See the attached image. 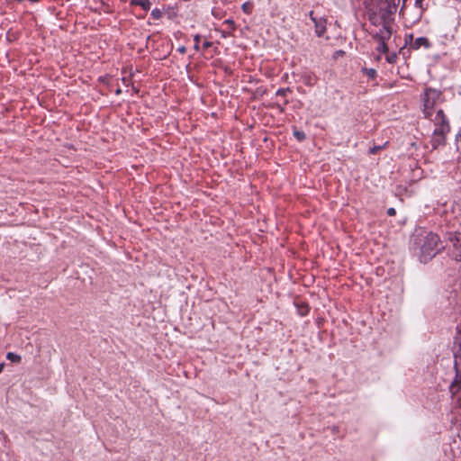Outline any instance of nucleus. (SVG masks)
Here are the masks:
<instances>
[{
	"instance_id": "obj_1",
	"label": "nucleus",
	"mask_w": 461,
	"mask_h": 461,
	"mask_svg": "<svg viewBox=\"0 0 461 461\" xmlns=\"http://www.w3.org/2000/svg\"><path fill=\"white\" fill-rule=\"evenodd\" d=\"M397 10L395 0H377L368 10L371 24L369 34L375 41H388L393 32V14Z\"/></svg>"
},
{
	"instance_id": "obj_2",
	"label": "nucleus",
	"mask_w": 461,
	"mask_h": 461,
	"mask_svg": "<svg viewBox=\"0 0 461 461\" xmlns=\"http://www.w3.org/2000/svg\"><path fill=\"white\" fill-rule=\"evenodd\" d=\"M439 242V237L430 231L424 230L416 235L414 244L420 250V262L426 263L438 253Z\"/></svg>"
},
{
	"instance_id": "obj_3",
	"label": "nucleus",
	"mask_w": 461,
	"mask_h": 461,
	"mask_svg": "<svg viewBox=\"0 0 461 461\" xmlns=\"http://www.w3.org/2000/svg\"><path fill=\"white\" fill-rule=\"evenodd\" d=\"M420 100L424 117L431 121V118H434L437 112L441 110L438 106L444 102V97L440 90L426 87L423 95L420 96Z\"/></svg>"
},
{
	"instance_id": "obj_4",
	"label": "nucleus",
	"mask_w": 461,
	"mask_h": 461,
	"mask_svg": "<svg viewBox=\"0 0 461 461\" xmlns=\"http://www.w3.org/2000/svg\"><path fill=\"white\" fill-rule=\"evenodd\" d=\"M431 122H433L435 125V129L431 137V145L434 149H436L439 145L444 144L445 136L447 132H449L450 126L443 110H438L434 118H431Z\"/></svg>"
},
{
	"instance_id": "obj_5",
	"label": "nucleus",
	"mask_w": 461,
	"mask_h": 461,
	"mask_svg": "<svg viewBox=\"0 0 461 461\" xmlns=\"http://www.w3.org/2000/svg\"><path fill=\"white\" fill-rule=\"evenodd\" d=\"M447 240L451 244V256L456 261H461V232H447Z\"/></svg>"
},
{
	"instance_id": "obj_6",
	"label": "nucleus",
	"mask_w": 461,
	"mask_h": 461,
	"mask_svg": "<svg viewBox=\"0 0 461 461\" xmlns=\"http://www.w3.org/2000/svg\"><path fill=\"white\" fill-rule=\"evenodd\" d=\"M455 345L457 347V349H456L454 353V367L456 369V374H457V370L459 371V369H461V330H457V333L455 338Z\"/></svg>"
},
{
	"instance_id": "obj_7",
	"label": "nucleus",
	"mask_w": 461,
	"mask_h": 461,
	"mask_svg": "<svg viewBox=\"0 0 461 461\" xmlns=\"http://www.w3.org/2000/svg\"><path fill=\"white\" fill-rule=\"evenodd\" d=\"M450 392L455 394L461 391V369L457 370L454 381L449 386ZM459 407L461 408V397L458 399Z\"/></svg>"
},
{
	"instance_id": "obj_8",
	"label": "nucleus",
	"mask_w": 461,
	"mask_h": 461,
	"mask_svg": "<svg viewBox=\"0 0 461 461\" xmlns=\"http://www.w3.org/2000/svg\"><path fill=\"white\" fill-rule=\"evenodd\" d=\"M310 17H311L312 21L314 23L315 32H316L317 36L321 37L325 32V30H326V25H325L326 21L322 20V19L318 20L317 18H315L313 16V12L312 11L310 13Z\"/></svg>"
},
{
	"instance_id": "obj_9",
	"label": "nucleus",
	"mask_w": 461,
	"mask_h": 461,
	"mask_svg": "<svg viewBox=\"0 0 461 461\" xmlns=\"http://www.w3.org/2000/svg\"><path fill=\"white\" fill-rule=\"evenodd\" d=\"M421 47H423L425 49H429L431 47V43L428 38L419 37L411 42V48L413 50H419Z\"/></svg>"
},
{
	"instance_id": "obj_10",
	"label": "nucleus",
	"mask_w": 461,
	"mask_h": 461,
	"mask_svg": "<svg viewBox=\"0 0 461 461\" xmlns=\"http://www.w3.org/2000/svg\"><path fill=\"white\" fill-rule=\"evenodd\" d=\"M294 305L297 309L298 314L302 317L306 316L310 312V307L307 303L296 301Z\"/></svg>"
},
{
	"instance_id": "obj_11",
	"label": "nucleus",
	"mask_w": 461,
	"mask_h": 461,
	"mask_svg": "<svg viewBox=\"0 0 461 461\" xmlns=\"http://www.w3.org/2000/svg\"><path fill=\"white\" fill-rule=\"evenodd\" d=\"M131 5L140 6L144 11H149L151 6L149 0H131Z\"/></svg>"
},
{
	"instance_id": "obj_12",
	"label": "nucleus",
	"mask_w": 461,
	"mask_h": 461,
	"mask_svg": "<svg viewBox=\"0 0 461 461\" xmlns=\"http://www.w3.org/2000/svg\"><path fill=\"white\" fill-rule=\"evenodd\" d=\"M378 42V46L376 47V50L380 53H387L389 51V48L386 44L387 41H376Z\"/></svg>"
},
{
	"instance_id": "obj_13",
	"label": "nucleus",
	"mask_w": 461,
	"mask_h": 461,
	"mask_svg": "<svg viewBox=\"0 0 461 461\" xmlns=\"http://www.w3.org/2000/svg\"><path fill=\"white\" fill-rule=\"evenodd\" d=\"M6 358L13 363H20L22 360L21 356L14 352H8L6 354Z\"/></svg>"
},
{
	"instance_id": "obj_14",
	"label": "nucleus",
	"mask_w": 461,
	"mask_h": 461,
	"mask_svg": "<svg viewBox=\"0 0 461 461\" xmlns=\"http://www.w3.org/2000/svg\"><path fill=\"white\" fill-rule=\"evenodd\" d=\"M362 71L370 78L374 79L376 77V70L374 68H362Z\"/></svg>"
},
{
	"instance_id": "obj_15",
	"label": "nucleus",
	"mask_w": 461,
	"mask_h": 461,
	"mask_svg": "<svg viewBox=\"0 0 461 461\" xmlns=\"http://www.w3.org/2000/svg\"><path fill=\"white\" fill-rule=\"evenodd\" d=\"M151 17L155 20H158L162 17L163 15V12L158 9V8H155L151 11V14H150Z\"/></svg>"
},
{
	"instance_id": "obj_16",
	"label": "nucleus",
	"mask_w": 461,
	"mask_h": 461,
	"mask_svg": "<svg viewBox=\"0 0 461 461\" xmlns=\"http://www.w3.org/2000/svg\"><path fill=\"white\" fill-rule=\"evenodd\" d=\"M241 9L245 14H251L252 11V4L249 2H246L241 5Z\"/></svg>"
},
{
	"instance_id": "obj_17",
	"label": "nucleus",
	"mask_w": 461,
	"mask_h": 461,
	"mask_svg": "<svg viewBox=\"0 0 461 461\" xmlns=\"http://www.w3.org/2000/svg\"><path fill=\"white\" fill-rule=\"evenodd\" d=\"M291 92L290 88L287 87V88H279L276 93V96H282V97H285L287 93Z\"/></svg>"
},
{
	"instance_id": "obj_18",
	"label": "nucleus",
	"mask_w": 461,
	"mask_h": 461,
	"mask_svg": "<svg viewBox=\"0 0 461 461\" xmlns=\"http://www.w3.org/2000/svg\"><path fill=\"white\" fill-rule=\"evenodd\" d=\"M294 137L298 140H303L305 139V133L303 131H295L294 132Z\"/></svg>"
},
{
	"instance_id": "obj_19",
	"label": "nucleus",
	"mask_w": 461,
	"mask_h": 461,
	"mask_svg": "<svg viewBox=\"0 0 461 461\" xmlns=\"http://www.w3.org/2000/svg\"><path fill=\"white\" fill-rule=\"evenodd\" d=\"M200 40H201V36L199 34H196L194 37V49L195 50H199V42H200Z\"/></svg>"
},
{
	"instance_id": "obj_20",
	"label": "nucleus",
	"mask_w": 461,
	"mask_h": 461,
	"mask_svg": "<svg viewBox=\"0 0 461 461\" xmlns=\"http://www.w3.org/2000/svg\"><path fill=\"white\" fill-rule=\"evenodd\" d=\"M397 59V56L395 53H393V54H390L386 57V60L389 62V63H394L395 60Z\"/></svg>"
},
{
	"instance_id": "obj_21",
	"label": "nucleus",
	"mask_w": 461,
	"mask_h": 461,
	"mask_svg": "<svg viewBox=\"0 0 461 461\" xmlns=\"http://www.w3.org/2000/svg\"><path fill=\"white\" fill-rule=\"evenodd\" d=\"M384 148V146H374L369 149L370 154H375L377 151L381 150Z\"/></svg>"
},
{
	"instance_id": "obj_22",
	"label": "nucleus",
	"mask_w": 461,
	"mask_h": 461,
	"mask_svg": "<svg viewBox=\"0 0 461 461\" xmlns=\"http://www.w3.org/2000/svg\"><path fill=\"white\" fill-rule=\"evenodd\" d=\"M288 104V100L285 99V100H284V104H276V107H277V109H279V110H280V112H284V110H285L284 105H285V104Z\"/></svg>"
},
{
	"instance_id": "obj_23",
	"label": "nucleus",
	"mask_w": 461,
	"mask_h": 461,
	"mask_svg": "<svg viewBox=\"0 0 461 461\" xmlns=\"http://www.w3.org/2000/svg\"><path fill=\"white\" fill-rule=\"evenodd\" d=\"M387 214L389 216H394L396 214V211L394 208L391 207L387 210Z\"/></svg>"
},
{
	"instance_id": "obj_24",
	"label": "nucleus",
	"mask_w": 461,
	"mask_h": 461,
	"mask_svg": "<svg viewBox=\"0 0 461 461\" xmlns=\"http://www.w3.org/2000/svg\"><path fill=\"white\" fill-rule=\"evenodd\" d=\"M177 51L181 54H185L186 52V48L185 46H180L178 47Z\"/></svg>"
},
{
	"instance_id": "obj_25",
	"label": "nucleus",
	"mask_w": 461,
	"mask_h": 461,
	"mask_svg": "<svg viewBox=\"0 0 461 461\" xmlns=\"http://www.w3.org/2000/svg\"><path fill=\"white\" fill-rule=\"evenodd\" d=\"M456 143H457V147L461 148V131L459 132V134L456 137Z\"/></svg>"
},
{
	"instance_id": "obj_26",
	"label": "nucleus",
	"mask_w": 461,
	"mask_h": 461,
	"mask_svg": "<svg viewBox=\"0 0 461 461\" xmlns=\"http://www.w3.org/2000/svg\"><path fill=\"white\" fill-rule=\"evenodd\" d=\"M211 46H212V42L208 41H204L203 44V49H208Z\"/></svg>"
},
{
	"instance_id": "obj_27",
	"label": "nucleus",
	"mask_w": 461,
	"mask_h": 461,
	"mask_svg": "<svg viewBox=\"0 0 461 461\" xmlns=\"http://www.w3.org/2000/svg\"><path fill=\"white\" fill-rule=\"evenodd\" d=\"M225 23L230 24L232 29H234V22L232 20H226Z\"/></svg>"
},
{
	"instance_id": "obj_28",
	"label": "nucleus",
	"mask_w": 461,
	"mask_h": 461,
	"mask_svg": "<svg viewBox=\"0 0 461 461\" xmlns=\"http://www.w3.org/2000/svg\"><path fill=\"white\" fill-rule=\"evenodd\" d=\"M422 1H423V0H416V1H415V5H416L417 7H421Z\"/></svg>"
},
{
	"instance_id": "obj_29",
	"label": "nucleus",
	"mask_w": 461,
	"mask_h": 461,
	"mask_svg": "<svg viewBox=\"0 0 461 461\" xmlns=\"http://www.w3.org/2000/svg\"><path fill=\"white\" fill-rule=\"evenodd\" d=\"M5 367V363H0V374L3 372Z\"/></svg>"
},
{
	"instance_id": "obj_30",
	"label": "nucleus",
	"mask_w": 461,
	"mask_h": 461,
	"mask_svg": "<svg viewBox=\"0 0 461 461\" xmlns=\"http://www.w3.org/2000/svg\"><path fill=\"white\" fill-rule=\"evenodd\" d=\"M41 0H30V2H31V3H32V4L39 3V2H41Z\"/></svg>"
},
{
	"instance_id": "obj_31",
	"label": "nucleus",
	"mask_w": 461,
	"mask_h": 461,
	"mask_svg": "<svg viewBox=\"0 0 461 461\" xmlns=\"http://www.w3.org/2000/svg\"><path fill=\"white\" fill-rule=\"evenodd\" d=\"M343 53H344L343 50H339V51L336 52L337 55H342Z\"/></svg>"
},
{
	"instance_id": "obj_32",
	"label": "nucleus",
	"mask_w": 461,
	"mask_h": 461,
	"mask_svg": "<svg viewBox=\"0 0 461 461\" xmlns=\"http://www.w3.org/2000/svg\"><path fill=\"white\" fill-rule=\"evenodd\" d=\"M406 1H407V0H402L403 5H405V2H406ZM403 6H404V5H402V7H403Z\"/></svg>"
},
{
	"instance_id": "obj_33",
	"label": "nucleus",
	"mask_w": 461,
	"mask_h": 461,
	"mask_svg": "<svg viewBox=\"0 0 461 461\" xmlns=\"http://www.w3.org/2000/svg\"><path fill=\"white\" fill-rule=\"evenodd\" d=\"M460 95H461V91H460Z\"/></svg>"
}]
</instances>
